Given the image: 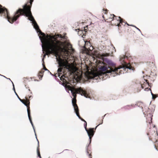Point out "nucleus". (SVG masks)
<instances>
[{"instance_id": "f257e3e1", "label": "nucleus", "mask_w": 158, "mask_h": 158, "mask_svg": "<svg viewBox=\"0 0 158 158\" xmlns=\"http://www.w3.org/2000/svg\"><path fill=\"white\" fill-rule=\"evenodd\" d=\"M59 37L55 35V38L56 40L54 41L53 40L47 39L45 36L44 37L40 36L42 42L45 43L46 46L47 48L52 49V51H49V53H56L57 51L58 52H64L65 56H68L73 52L74 50L72 48V45L69 43L67 44V47L65 46V42H61L57 40Z\"/></svg>"}, {"instance_id": "f03ea898", "label": "nucleus", "mask_w": 158, "mask_h": 158, "mask_svg": "<svg viewBox=\"0 0 158 158\" xmlns=\"http://www.w3.org/2000/svg\"><path fill=\"white\" fill-rule=\"evenodd\" d=\"M29 0V2H27L23 6V9H19L15 13L14 16L8 18V21L10 23H13L22 15L28 17L29 20L32 21V23L35 21L31 11V8L34 0Z\"/></svg>"}, {"instance_id": "7ed1b4c3", "label": "nucleus", "mask_w": 158, "mask_h": 158, "mask_svg": "<svg viewBox=\"0 0 158 158\" xmlns=\"http://www.w3.org/2000/svg\"><path fill=\"white\" fill-rule=\"evenodd\" d=\"M125 64L123 66H120L118 68L115 67H111L104 62H102L103 66L99 65V68L103 74L107 73H110L111 75L115 76L118 74L120 75L124 73V71H126L127 69H129L134 70L135 69L131 65L130 63Z\"/></svg>"}, {"instance_id": "20e7f679", "label": "nucleus", "mask_w": 158, "mask_h": 158, "mask_svg": "<svg viewBox=\"0 0 158 158\" xmlns=\"http://www.w3.org/2000/svg\"><path fill=\"white\" fill-rule=\"evenodd\" d=\"M28 91L30 93V94L28 95V97H29V99H28V98L27 96H26L25 97V99H22L20 100V101H21L23 104H24L26 106H27V111L28 113V117L29 118V120L30 121V123H31L32 126L33 127V123L32 122L31 117L30 115V101L29 99H31L32 97V92L31 91L30 89H28Z\"/></svg>"}, {"instance_id": "39448f33", "label": "nucleus", "mask_w": 158, "mask_h": 158, "mask_svg": "<svg viewBox=\"0 0 158 158\" xmlns=\"http://www.w3.org/2000/svg\"><path fill=\"white\" fill-rule=\"evenodd\" d=\"M110 22L112 25L118 26L119 30L120 29V27L122 25L125 26L127 24L128 25H129L127 22H125L124 20L120 17H117L115 15Z\"/></svg>"}, {"instance_id": "423d86ee", "label": "nucleus", "mask_w": 158, "mask_h": 158, "mask_svg": "<svg viewBox=\"0 0 158 158\" xmlns=\"http://www.w3.org/2000/svg\"><path fill=\"white\" fill-rule=\"evenodd\" d=\"M147 135L148 136L149 140L152 142H154L155 140H158V135L154 127L149 128V130L147 133Z\"/></svg>"}, {"instance_id": "0eeeda50", "label": "nucleus", "mask_w": 158, "mask_h": 158, "mask_svg": "<svg viewBox=\"0 0 158 158\" xmlns=\"http://www.w3.org/2000/svg\"><path fill=\"white\" fill-rule=\"evenodd\" d=\"M104 14L103 15L102 17L107 22H110L112 20V19L114 17L115 15L114 14H111L108 13V10L107 9L104 10L103 9Z\"/></svg>"}, {"instance_id": "6e6552de", "label": "nucleus", "mask_w": 158, "mask_h": 158, "mask_svg": "<svg viewBox=\"0 0 158 158\" xmlns=\"http://www.w3.org/2000/svg\"><path fill=\"white\" fill-rule=\"evenodd\" d=\"M63 76V75L60 78V80L63 81V85L64 86L66 89H68V90H70L71 91V92H72L73 91V89H75V88L70 86L69 85H68L70 84V83L68 82L65 79L62 77ZM63 76L64 77H65L64 75H63Z\"/></svg>"}, {"instance_id": "1a4fd4ad", "label": "nucleus", "mask_w": 158, "mask_h": 158, "mask_svg": "<svg viewBox=\"0 0 158 158\" xmlns=\"http://www.w3.org/2000/svg\"><path fill=\"white\" fill-rule=\"evenodd\" d=\"M43 43L44 45H43L42 46L43 49L44 50V51L46 52V54H44V57L46 55H48L50 54H53L56 57L57 56H59V52H58L57 51L56 53H49V51H50V50L52 51V50L51 49H49V48H47L46 46L45 43Z\"/></svg>"}, {"instance_id": "9d476101", "label": "nucleus", "mask_w": 158, "mask_h": 158, "mask_svg": "<svg viewBox=\"0 0 158 158\" xmlns=\"http://www.w3.org/2000/svg\"><path fill=\"white\" fill-rule=\"evenodd\" d=\"M99 125V124L97 125L95 128H90L88 129H87L85 130L87 131L88 135L90 139V143L91 142V138L94 134L96 128Z\"/></svg>"}, {"instance_id": "9b49d317", "label": "nucleus", "mask_w": 158, "mask_h": 158, "mask_svg": "<svg viewBox=\"0 0 158 158\" xmlns=\"http://www.w3.org/2000/svg\"><path fill=\"white\" fill-rule=\"evenodd\" d=\"M33 24H34V27L35 29L38 32H39V35L42 36L41 37H44L45 36V34L41 32V31L40 29L39 26L37 24L35 21H34V22H33Z\"/></svg>"}, {"instance_id": "f8f14e48", "label": "nucleus", "mask_w": 158, "mask_h": 158, "mask_svg": "<svg viewBox=\"0 0 158 158\" xmlns=\"http://www.w3.org/2000/svg\"><path fill=\"white\" fill-rule=\"evenodd\" d=\"M82 90L81 89V88H78L75 89H73V91L72 92H71V93L72 94L73 96L74 97L73 98H76L77 97V94L78 93L81 94V92Z\"/></svg>"}, {"instance_id": "ddd939ff", "label": "nucleus", "mask_w": 158, "mask_h": 158, "mask_svg": "<svg viewBox=\"0 0 158 158\" xmlns=\"http://www.w3.org/2000/svg\"><path fill=\"white\" fill-rule=\"evenodd\" d=\"M2 6L0 5V13H5V12H6V18L7 20H8V18L9 17H10L9 16V13L8 11L5 8H2Z\"/></svg>"}, {"instance_id": "4468645a", "label": "nucleus", "mask_w": 158, "mask_h": 158, "mask_svg": "<svg viewBox=\"0 0 158 158\" xmlns=\"http://www.w3.org/2000/svg\"><path fill=\"white\" fill-rule=\"evenodd\" d=\"M77 100L76 98H73L72 99V103L75 112L79 111L78 106L76 104Z\"/></svg>"}, {"instance_id": "2eb2a0df", "label": "nucleus", "mask_w": 158, "mask_h": 158, "mask_svg": "<svg viewBox=\"0 0 158 158\" xmlns=\"http://www.w3.org/2000/svg\"><path fill=\"white\" fill-rule=\"evenodd\" d=\"M152 115L150 114L147 115V123H148L149 124H150L152 123Z\"/></svg>"}, {"instance_id": "dca6fc26", "label": "nucleus", "mask_w": 158, "mask_h": 158, "mask_svg": "<svg viewBox=\"0 0 158 158\" xmlns=\"http://www.w3.org/2000/svg\"><path fill=\"white\" fill-rule=\"evenodd\" d=\"M135 105L134 104H131V105H127L124 107H123L122 108L123 109L125 110H129L132 108L134 107Z\"/></svg>"}, {"instance_id": "f3484780", "label": "nucleus", "mask_w": 158, "mask_h": 158, "mask_svg": "<svg viewBox=\"0 0 158 158\" xmlns=\"http://www.w3.org/2000/svg\"><path fill=\"white\" fill-rule=\"evenodd\" d=\"M81 89L82 90L81 92V95H84L85 97L86 98H88V94H87L86 92L85 91L83 90L81 88Z\"/></svg>"}, {"instance_id": "a211bd4d", "label": "nucleus", "mask_w": 158, "mask_h": 158, "mask_svg": "<svg viewBox=\"0 0 158 158\" xmlns=\"http://www.w3.org/2000/svg\"><path fill=\"white\" fill-rule=\"evenodd\" d=\"M76 115L78 117V118L81 119V120L83 122H84L85 123H86V121L83 118H82L80 115L79 113V111L76 112H75Z\"/></svg>"}, {"instance_id": "6ab92c4d", "label": "nucleus", "mask_w": 158, "mask_h": 158, "mask_svg": "<svg viewBox=\"0 0 158 158\" xmlns=\"http://www.w3.org/2000/svg\"><path fill=\"white\" fill-rule=\"evenodd\" d=\"M87 153L89 155V158H92V156L91 155V150H89L88 148H87Z\"/></svg>"}, {"instance_id": "aec40b11", "label": "nucleus", "mask_w": 158, "mask_h": 158, "mask_svg": "<svg viewBox=\"0 0 158 158\" xmlns=\"http://www.w3.org/2000/svg\"><path fill=\"white\" fill-rule=\"evenodd\" d=\"M44 72V71H43V70H42L40 71L39 72L38 76L39 77V78L40 79L41 78H42L43 76Z\"/></svg>"}, {"instance_id": "412c9836", "label": "nucleus", "mask_w": 158, "mask_h": 158, "mask_svg": "<svg viewBox=\"0 0 158 158\" xmlns=\"http://www.w3.org/2000/svg\"><path fill=\"white\" fill-rule=\"evenodd\" d=\"M39 142H38V147H37V153L38 156L40 158H41L40 155V150H39Z\"/></svg>"}, {"instance_id": "4be33fe9", "label": "nucleus", "mask_w": 158, "mask_h": 158, "mask_svg": "<svg viewBox=\"0 0 158 158\" xmlns=\"http://www.w3.org/2000/svg\"><path fill=\"white\" fill-rule=\"evenodd\" d=\"M64 66L65 65L63 63L60 62L59 63L58 67L59 68H63Z\"/></svg>"}, {"instance_id": "5701e85b", "label": "nucleus", "mask_w": 158, "mask_h": 158, "mask_svg": "<svg viewBox=\"0 0 158 158\" xmlns=\"http://www.w3.org/2000/svg\"><path fill=\"white\" fill-rule=\"evenodd\" d=\"M63 68H59L57 70L58 73H59V77L60 76V74H61V73L62 72Z\"/></svg>"}, {"instance_id": "b1692460", "label": "nucleus", "mask_w": 158, "mask_h": 158, "mask_svg": "<svg viewBox=\"0 0 158 158\" xmlns=\"http://www.w3.org/2000/svg\"><path fill=\"white\" fill-rule=\"evenodd\" d=\"M49 36L50 38V39L49 40H53V41H54L56 40V39L55 38V35L53 36L49 35Z\"/></svg>"}, {"instance_id": "393cba45", "label": "nucleus", "mask_w": 158, "mask_h": 158, "mask_svg": "<svg viewBox=\"0 0 158 158\" xmlns=\"http://www.w3.org/2000/svg\"><path fill=\"white\" fill-rule=\"evenodd\" d=\"M57 36H58V37H59L61 39H64L65 38V37L64 36H62L60 34H57Z\"/></svg>"}, {"instance_id": "a878e982", "label": "nucleus", "mask_w": 158, "mask_h": 158, "mask_svg": "<svg viewBox=\"0 0 158 158\" xmlns=\"http://www.w3.org/2000/svg\"><path fill=\"white\" fill-rule=\"evenodd\" d=\"M151 94L152 95V98L153 99H155L157 97V96L156 95L153 94L152 92H151Z\"/></svg>"}, {"instance_id": "bb28decb", "label": "nucleus", "mask_w": 158, "mask_h": 158, "mask_svg": "<svg viewBox=\"0 0 158 158\" xmlns=\"http://www.w3.org/2000/svg\"><path fill=\"white\" fill-rule=\"evenodd\" d=\"M84 126L85 130L87 129V123L86 122V123H85L84 124Z\"/></svg>"}, {"instance_id": "cd10ccee", "label": "nucleus", "mask_w": 158, "mask_h": 158, "mask_svg": "<svg viewBox=\"0 0 158 158\" xmlns=\"http://www.w3.org/2000/svg\"><path fill=\"white\" fill-rule=\"evenodd\" d=\"M102 55L103 56H109V55L108 54H102Z\"/></svg>"}, {"instance_id": "c85d7f7f", "label": "nucleus", "mask_w": 158, "mask_h": 158, "mask_svg": "<svg viewBox=\"0 0 158 158\" xmlns=\"http://www.w3.org/2000/svg\"><path fill=\"white\" fill-rule=\"evenodd\" d=\"M43 69H44L45 70H48L47 69V68H46L44 65V68Z\"/></svg>"}, {"instance_id": "c756f323", "label": "nucleus", "mask_w": 158, "mask_h": 158, "mask_svg": "<svg viewBox=\"0 0 158 158\" xmlns=\"http://www.w3.org/2000/svg\"><path fill=\"white\" fill-rule=\"evenodd\" d=\"M15 93H16V95L17 96H18V98H19V100L20 101V100H22V99H21V98H19V96H18V95H17V93H16V92H15Z\"/></svg>"}, {"instance_id": "7c9ffc66", "label": "nucleus", "mask_w": 158, "mask_h": 158, "mask_svg": "<svg viewBox=\"0 0 158 158\" xmlns=\"http://www.w3.org/2000/svg\"><path fill=\"white\" fill-rule=\"evenodd\" d=\"M24 79V81H26L27 80H28V79L27 78H25Z\"/></svg>"}, {"instance_id": "2f4dec72", "label": "nucleus", "mask_w": 158, "mask_h": 158, "mask_svg": "<svg viewBox=\"0 0 158 158\" xmlns=\"http://www.w3.org/2000/svg\"><path fill=\"white\" fill-rule=\"evenodd\" d=\"M97 77V76H94L93 77H90V78H95V77Z\"/></svg>"}, {"instance_id": "473e14b6", "label": "nucleus", "mask_w": 158, "mask_h": 158, "mask_svg": "<svg viewBox=\"0 0 158 158\" xmlns=\"http://www.w3.org/2000/svg\"><path fill=\"white\" fill-rule=\"evenodd\" d=\"M146 82L148 84V80H146Z\"/></svg>"}, {"instance_id": "72a5a7b5", "label": "nucleus", "mask_w": 158, "mask_h": 158, "mask_svg": "<svg viewBox=\"0 0 158 158\" xmlns=\"http://www.w3.org/2000/svg\"><path fill=\"white\" fill-rule=\"evenodd\" d=\"M68 151V150H65L64 151Z\"/></svg>"}, {"instance_id": "f704fd0d", "label": "nucleus", "mask_w": 158, "mask_h": 158, "mask_svg": "<svg viewBox=\"0 0 158 158\" xmlns=\"http://www.w3.org/2000/svg\"><path fill=\"white\" fill-rule=\"evenodd\" d=\"M152 64H153V65H154V64L153 63V62H152Z\"/></svg>"}, {"instance_id": "c9c22d12", "label": "nucleus", "mask_w": 158, "mask_h": 158, "mask_svg": "<svg viewBox=\"0 0 158 158\" xmlns=\"http://www.w3.org/2000/svg\"><path fill=\"white\" fill-rule=\"evenodd\" d=\"M123 58H125V57H124H124H123V58H122V59H123Z\"/></svg>"}, {"instance_id": "e433bc0d", "label": "nucleus", "mask_w": 158, "mask_h": 158, "mask_svg": "<svg viewBox=\"0 0 158 158\" xmlns=\"http://www.w3.org/2000/svg\"><path fill=\"white\" fill-rule=\"evenodd\" d=\"M13 85L14 86V85ZM14 90H15V88H14Z\"/></svg>"}, {"instance_id": "4c0bfd02", "label": "nucleus", "mask_w": 158, "mask_h": 158, "mask_svg": "<svg viewBox=\"0 0 158 158\" xmlns=\"http://www.w3.org/2000/svg\"><path fill=\"white\" fill-rule=\"evenodd\" d=\"M25 87H26V88H27V87H26V85H25Z\"/></svg>"}, {"instance_id": "58836bf2", "label": "nucleus", "mask_w": 158, "mask_h": 158, "mask_svg": "<svg viewBox=\"0 0 158 158\" xmlns=\"http://www.w3.org/2000/svg\"><path fill=\"white\" fill-rule=\"evenodd\" d=\"M123 24H124V23L123 22Z\"/></svg>"}, {"instance_id": "ea45409f", "label": "nucleus", "mask_w": 158, "mask_h": 158, "mask_svg": "<svg viewBox=\"0 0 158 158\" xmlns=\"http://www.w3.org/2000/svg\"><path fill=\"white\" fill-rule=\"evenodd\" d=\"M137 29H138L139 30V28H137Z\"/></svg>"}, {"instance_id": "a19ab883", "label": "nucleus", "mask_w": 158, "mask_h": 158, "mask_svg": "<svg viewBox=\"0 0 158 158\" xmlns=\"http://www.w3.org/2000/svg\"><path fill=\"white\" fill-rule=\"evenodd\" d=\"M143 111H144V110H143Z\"/></svg>"}]
</instances>
